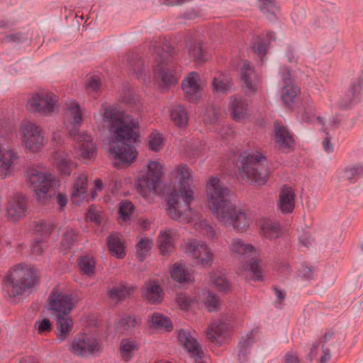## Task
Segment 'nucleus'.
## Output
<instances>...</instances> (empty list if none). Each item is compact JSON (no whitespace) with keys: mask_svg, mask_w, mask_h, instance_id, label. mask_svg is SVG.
Returning a JSON list of instances; mask_svg holds the SVG:
<instances>
[{"mask_svg":"<svg viewBox=\"0 0 363 363\" xmlns=\"http://www.w3.org/2000/svg\"><path fill=\"white\" fill-rule=\"evenodd\" d=\"M182 88L188 98H191L199 92L201 86V79L198 73L195 72L189 73L183 81Z\"/></svg>","mask_w":363,"mask_h":363,"instance_id":"393cba45","label":"nucleus"},{"mask_svg":"<svg viewBox=\"0 0 363 363\" xmlns=\"http://www.w3.org/2000/svg\"><path fill=\"white\" fill-rule=\"evenodd\" d=\"M247 272L252 273L254 279L261 280L262 279L261 261L252 258L249 262L242 264L238 269V273L240 275H244Z\"/></svg>","mask_w":363,"mask_h":363,"instance_id":"473e14b6","label":"nucleus"},{"mask_svg":"<svg viewBox=\"0 0 363 363\" xmlns=\"http://www.w3.org/2000/svg\"><path fill=\"white\" fill-rule=\"evenodd\" d=\"M136 350H138V345L135 340L130 339H123L121 340L120 352L123 360H130L133 356V353Z\"/></svg>","mask_w":363,"mask_h":363,"instance_id":"ea45409f","label":"nucleus"},{"mask_svg":"<svg viewBox=\"0 0 363 363\" xmlns=\"http://www.w3.org/2000/svg\"><path fill=\"white\" fill-rule=\"evenodd\" d=\"M66 110L70 124L67 125V130L70 135L75 136L79 131L82 122V113L79 104L74 99L66 101Z\"/></svg>","mask_w":363,"mask_h":363,"instance_id":"f3484780","label":"nucleus"},{"mask_svg":"<svg viewBox=\"0 0 363 363\" xmlns=\"http://www.w3.org/2000/svg\"><path fill=\"white\" fill-rule=\"evenodd\" d=\"M262 235L269 240H274L280 236L281 227L278 222L264 219L260 223Z\"/></svg>","mask_w":363,"mask_h":363,"instance_id":"2f4dec72","label":"nucleus"},{"mask_svg":"<svg viewBox=\"0 0 363 363\" xmlns=\"http://www.w3.org/2000/svg\"><path fill=\"white\" fill-rule=\"evenodd\" d=\"M176 302L182 310H187L196 302V299L185 294L179 293L176 296Z\"/></svg>","mask_w":363,"mask_h":363,"instance_id":"5fc2aeb1","label":"nucleus"},{"mask_svg":"<svg viewBox=\"0 0 363 363\" xmlns=\"http://www.w3.org/2000/svg\"><path fill=\"white\" fill-rule=\"evenodd\" d=\"M239 174L247 182L264 185L269 179V167L266 157L260 152H245L240 155Z\"/></svg>","mask_w":363,"mask_h":363,"instance_id":"f03ea898","label":"nucleus"},{"mask_svg":"<svg viewBox=\"0 0 363 363\" xmlns=\"http://www.w3.org/2000/svg\"><path fill=\"white\" fill-rule=\"evenodd\" d=\"M273 289L274 291L277 301H275V305L277 308H280L282 305V303L286 297V292L280 289L277 286H274Z\"/></svg>","mask_w":363,"mask_h":363,"instance_id":"338daca9","label":"nucleus"},{"mask_svg":"<svg viewBox=\"0 0 363 363\" xmlns=\"http://www.w3.org/2000/svg\"><path fill=\"white\" fill-rule=\"evenodd\" d=\"M35 230L43 235H48L52 231V226L45 221H40L36 225Z\"/></svg>","mask_w":363,"mask_h":363,"instance_id":"0e129e2a","label":"nucleus"},{"mask_svg":"<svg viewBox=\"0 0 363 363\" xmlns=\"http://www.w3.org/2000/svg\"><path fill=\"white\" fill-rule=\"evenodd\" d=\"M27 201L21 194L14 195L10 199L6 207L7 217L11 221L21 218L27 210Z\"/></svg>","mask_w":363,"mask_h":363,"instance_id":"a211bd4d","label":"nucleus"},{"mask_svg":"<svg viewBox=\"0 0 363 363\" xmlns=\"http://www.w3.org/2000/svg\"><path fill=\"white\" fill-rule=\"evenodd\" d=\"M127 67L130 71L136 74L138 78L142 77L145 70L143 62L135 53H130L126 57Z\"/></svg>","mask_w":363,"mask_h":363,"instance_id":"58836bf2","label":"nucleus"},{"mask_svg":"<svg viewBox=\"0 0 363 363\" xmlns=\"http://www.w3.org/2000/svg\"><path fill=\"white\" fill-rule=\"evenodd\" d=\"M228 325L222 320H218L212 323L208 328L206 336L208 340L212 342H216L217 338L225 334Z\"/></svg>","mask_w":363,"mask_h":363,"instance_id":"f704fd0d","label":"nucleus"},{"mask_svg":"<svg viewBox=\"0 0 363 363\" xmlns=\"http://www.w3.org/2000/svg\"><path fill=\"white\" fill-rule=\"evenodd\" d=\"M35 328L38 333L42 334L51 330V323L49 319L44 318L35 323Z\"/></svg>","mask_w":363,"mask_h":363,"instance_id":"e2e57ef3","label":"nucleus"},{"mask_svg":"<svg viewBox=\"0 0 363 363\" xmlns=\"http://www.w3.org/2000/svg\"><path fill=\"white\" fill-rule=\"evenodd\" d=\"M172 232L170 230H165L160 232L158 237V245L162 255L170 252L173 248Z\"/></svg>","mask_w":363,"mask_h":363,"instance_id":"4c0bfd02","label":"nucleus"},{"mask_svg":"<svg viewBox=\"0 0 363 363\" xmlns=\"http://www.w3.org/2000/svg\"><path fill=\"white\" fill-rule=\"evenodd\" d=\"M57 96L48 91H39L30 94L26 103L27 110L43 116L52 114L57 106Z\"/></svg>","mask_w":363,"mask_h":363,"instance_id":"6e6552de","label":"nucleus"},{"mask_svg":"<svg viewBox=\"0 0 363 363\" xmlns=\"http://www.w3.org/2000/svg\"><path fill=\"white\" fill-rule=\"evenodd\" d=\"M56 321L57 339L63 341L69 335L72 329L73 323L69 313L52 315Z\"/></svg>","mask_w":363,"mask_h":363,"instance_id":"5701e85b","label":"nucleus"},{"mask_svg":"<svg viewBox=\"0 0 363 363\" xmlns=\"http://www.w3.org/2000/svg\"><path fill=\"white\" fill-rule=\"evenodd\" d=\"M78 265L83 274L92 277L95 272V260L93 257L84 256L78 259Z\"/></svg>","mask_w":363,"mask_h":363,"instance_id":"a18cd8bd","label":"nucleus"},{"mask_svg":"<svg viewBox=\"0 0 363 363\" xmlns=\"http://www.w3.org/2000/svg\"><path fill=\"white\" fill-rule=\"evenodd\" d=\"M186 254L191 256L196 265L210 267L214 261V254L203 241L191 240L184 245Z\"/></svg>","mask_w":363,"mask_h":363,"instance_id":"9d476101","label":"nucleus"},{"mask_svg":"<svg viewBox=\"0 0 363 363\" xmlns=\"http://www.w3.org/2000/svg\"><path fill=\"white\" fill-rule=\"evenodd\" d=\"M133 203L128 200L121 201L119 205L118 213L122 220L127 222L134 212Z\"/></svg>","mask_w":363,"mask_h":363,"instance_id":"3c124183","label":"nucleus"},{"mask_svg":"<svg viewBox=\"0 0 363 363\" xmlns=\"http://www.w3.org/2000/svg\"><path fill=\"white\" fill-rule=\"evenodd\" d=\"M101 110L109 133L110 154L120 163L130 164L138 155L132 145L138 136L135 131L139 126L138 121L116 106L103 105Z\"/></svg>","mask_w":363,"mask_h":363,"instance_id":"f257e3e1","label":"nucleus"},{"mask_svg":"<svg viewBox=\"0 0 363 363\" xmlns=\"http://www.w3.org/2000/svg\"><path fill=\"white\" fill-rule=\"evenodd\" d=\"M175 177L178 179V191H183V189H191L189 182L192 179V172L190 168L184 164L177 166L174 170Z\"/></svg>","mask_w":363,"mask_h":363,"instance_id":"c85d7f7f","label":"nucleus"},{"mask_svg":"<svg viewBox=\"0 0 363 363\" xmlns=\"http://www.w3.org/2000/svg\"><path fill=\"white\" fill-rule=\"evenodd\" d=\"M229 247L230 252L241 261L257 255V250L252 244L245 242L240 238H233Z\"/></svg>","mask_w":363,"mask_h":363,"instance_id":"aec40b11","label":"nucleus"},{"mask_svg":"<svg viewBox=\"0 0 363 363\" xmlns=\"http://www.w3.org/2000/svg\"><path fill=\"white\" fill-rule=\"evenodd\" d=\"M362 86L360 84H354L350 88L348 92L342 96L339 101V106L341 108H347L353 103L357 94L359 92Z\"/></svg>","mask_w":363,"mask_h":363,"instance_id":"a19ab883","label":"nucleus"},{"mask_svg":"<svg viewBox=\"0 0 363 363\" xmlns=\"http://www.w3.org/2000/svg\"><path fill=\"white\" fill-rule=\"evenodd\" d=\"M27 183L35 192L38 202L48 204L55 196L60 182L48 170L41 167L28 168L26 171Z\"/></svg>","mask_w":363,"mask_h":363,"instance_id":"7ed1b4c3","label":"nucleus"},{"mask_svg":"<svg viewBox=\"0 0 363 363\" xmlns=\"http://www.w3.org/2000/svg\"><path fill=\"white\" fill-rule=\"evenodd\" d=\"M135 285L121 284L115 286L108 291V296L114 301H120L130 297L135 291Z\"/></svg>","mask_w":363,"mask_h":363,"instance_id":"c756f323","label":"nucleus"},{"mask_svg":"<svg viewBox=\"0 0 363 363\" xmlns=\"http://www.w3.org/2000/svg\"><path fill=\"white\" fill-rule=\"evenodd\" d=\"M87 191V178L85 175L77 177L72 193L73 202L77 203L84 198Z\"/></svg>","mask_w":363,"mask_h":363,"instance_id":"e433bc0d","label":"nucleus"},{"mask_svg":"<svg viewBox=\"0 0 363 363\" xmlns=\"http://www.w3.org/2000/svg\"><path fill=\"white\" fill-rule=\"evenodd\" d=\"M152 247V240L149 237L140 238L135 246L136 256L140 261H143Z\"/></svg>","mask_w":363,"mask_h":363,"instance_id":"37998d69","label":"nucleus"},{"mask_svg":"<svg viewBox=\"0 0 363 363\" xmlns=\"http://www.w3.org/2000/svg\"><path fill=\"white\" fill-rule=\"evenodd\" d=\"M277 206L282 213H291L294 211L295 207V191L292 187L284 185L281 189Z\"/></svg>","mask_w":363,"mask_h":363,"instance_id":"412c9836","label":"nucleus"},{"mask_svg":"<svg viewBox=\"0 0 363 363\" xmlns=\"http://www.w3.org/2000/svg\"><path fill=\"white\" fill-rule=\"evenodd\" d=\"M274 34L273 32H269L267 34L266 39L258 38L257 42L252 43V47L255 51L258 54L260 57H264L268 49V45L272 40H274Z\"/></svg>","mask_w":363,"mask_h":363,"instance_id":"c03bdc74","label":"nucleus"},{"mask_svg":"<svg viewBox=\"0 0 363 363\" xmlns=\"http://www.w3.org/2000/svg\"><path fill=\"white\" fill-rule=\"evenodd\" d=\"M74 306L72 295L62 291L58 287H55L49 295L48 306L52 315L70 313Z\"/></svg>","mask_w":363,"mask_h":363,"instance_id":"9b49d317","label":"nucleus"},{"mask_svg":"<svg viewBox=\"0 0 363 363\" xmlns=\"http://www.w3.org/2000/svg\"><path fill=\"white\" fill-rule=\"evenodd\" d=\"M196 228L201 230L207 238L213 239L216 237V232L206 220H201L196 223Z\"/></svg>","mask_w":363,"mask_h":363,"instance_id":"6e6d98bb","label":"nucleus"},{"mask_svg":"<svg viewBox=\"0 0 363 363\" xmlns=\"http://www.w3.org/2000/svg\"><path fill=\"white\" fill-rule=\"evenodd\" d=\"M205 305L208 310L211 312L215 311L218 309L220 306V300L213 293L208 292L205 302Z\"/></svg>","mask_w":363,"mask_h":363,"instance_id":"bf43d9fd","label":"nucleus"},{"mask_svg":"<svg viewBox=\"0 0 363 363\" xmlns=\"http://www.w3.org/2000/svg\"><path fill=\"white\" fill-rule=\"evenodd\" d=\"M150 49L155 58L154 72L165 86L175 84L179 77L170 62L173 51L172 46L164 40L155 38L151 42Z\"/></svg>","mask_w":363,"mask_h":363,"instance_id":"39448f33","label":"nucleus"},{"mask_svg":"<svg viewBox=\"0 0 363 363\" xmlns=\"http://www.w3.org/2000/svg\"><path fill=\"white\" fill-rule=\"evenodd\" d=\"M23 142L27 149L38 152L45 145V138L40 126L30 121H25L21 125Z\"/></svg>","mask_w":363,"mask_h":363,"instance_id":"ddd939ff","label":"nucleus"},{"mask_svg":"<svg viewBox=\"0 0 363 363\" xmlns=\"http://www.w3.org/2000/svg\"><path fill=\"white\" fill-rule=\"evenodd\" d=\"M164 146V138L157 132L152 133L149 136V147L155 152L160 150Z\"/></svg>","mask_w":363,"mask_h":363,"instance_id":"864d4df0","label":"nucleus"},{"mask_svg":"<svg viewBox=\"0 0 363 363\" xmlns=\"http://www.w3.org/2000/svg\"><path fill=\"white\" fill-rule=\"evenodd\" d=\"M213 281L215 286L220 291H225L229 289V283L223 277H213Z\"/></svg>","mask_w":363,"mask_h":363,"instance_id":"680f3d73","label":"nucleus"},{"mask_svg":"<svg viewBox=\"0 0 363 363\" xmlns=\"http://www.w3.org/2000/svg\"><path fill=\"white\" fill-rule=\"evenodd\" d=\"M18 158L11 143L0 138V174L4 177L11 174L14 161Z\"/></svg>","mask_w":363,"mask_h":363,"instance_id":"2eb2a0df","label":"nucleus"},{"mask_svg":"<svg viewBox=\"0 0 363 363\" xmlns=\"http://www.w3.org/2000/svg\"><path fill=\"white\" fill-rule=\"evenodd\" d=\"M101 350V346L98 340L86 335H77L71 345V352L81 357L93 355Z\"/></svg>","mask_w":363,"mask_h":363,"instance_id":"4468645a","label":"nucleus"},{"mask_svg":"<svg viewBox=\"0 0 363 363\" xmlns=\"http://www.w3.org/2000/svg\"><path fill=\"white\" fill-rule=\"evenodd\" d=\"M218 113L214 106H208L206 108L203 116V120L206 123L213 124L217 121Z\"/></svg>","mask_w":363,"mask_h":363,"instance_id":"052dcab7","label":"nucleus"},{"mask_svg":"<svg viewBox=\"0 0 363 363\" xmlns=\"http://www.w3.org/2000/svg\"><path fill=\"white\" fill-rule=\"evenodd\" d=\"M213 91L216 94H227L233 89L231 77L226 74L218 72L213 79Z\"/></svg>","mask_w":363,"mask_h":363,"instance_id":"bb28decb","label":"nucleus"},{"mask_svg":"<svg viewBox=\"0 0 363 363\" xmlns=\"http://www.w3.org/2000/svg\"><path fill=\"white\" fill-rule=\"evenodd\" d=\"M53 162L61 174L68 176L71 174L74 164L68 158L67 153L57 150L52 154Z\"/></svg>","mask_w":363,"mask_h":363,"instance_id":"a878e982","label":"nucleus"},{"mask_svg":"<svg viewBox=\"0 0 363 363\" xmlns=\"http://www.w3.org/2000/svg\"><path fill=\"white\" fill-rule=\"evenodd\" d=\"M275 142L279 148L286 150L291 149L294 140L289 130L279 122L274 123Z\"/></svg>","mask_w":363,"mask_h":363,"instance_id":"4be33fe9","label":"nucleus"},{"mask_svg":"<svg viewBox=\"0 0 363 363\" xmlns=\"http://www.w3.org/2000/svg\"><path fill=\"white\" fill-rule=\"evenodd\" d=\"M253 342L254 338L252 337V333H251L250 335H247L246 337L242 338L239 343V348L250 351Z\"/></svg>","mask_w":363,"mask_h":363,"instance_id":"69168bd1","label":"nucleus"},{"mask_svg":"<svg viewBox=\"0 0 363 363\" xmlns=\"http://www.w3.org/2000/svg\"><path fill=\"white\" fill-rule=\"evenodd\" d=\"M259 7L261 11L271 21L276 19V11L277 8L274 0H258Z\"/></svg>","mask_w":363,"mask_h":363,"instance_id":"de8ad7c7","label":"nucleus"},{"mask_svg":"<svg viewBox=\"0 0 363 363\" xmlns=\"http://www.w3.org/2000/svg\"><path fill=\"white\" fill-rule=\"evenodd\" d=\"M143 295L149 303L158 304L162 301L164 293L158 281L150 279L143 286Z\"/></svg>","mask_w":363,"mask_h":363,"instance_id":"6ab92c4d","label":"nucleus"},{"mask_svg":"<svg viewBox=\"0 0 363 363\" xmlns=\"http://www.w3.org/2000/svg\"><path fill=\"white\" fill-rule=\"evenodd\" d=\"M177 339L180 344L191 354L194 363H206L203 360V352L201 350L196 340L189 332L180 329L177 331Z\"/></svg>","mask_w":363,"mask_h":363,"instance_id":"dca6fc26","label":"nucleus"},{"mask_svg":"<svg viewBox=\"0 0 363 363\" xmlns=\"http://www.w3.org/2000/svg\"><path fill=\"white\" fill-rule=\"evenodd\" d=\"M139 323L138 320L133 316H126L121 319L118 327L123 330H128L135 328Z\"/></svg>","mask_w":363,"mask_h":363,"instance_id":"13d9d810","label":"nucleus"},{"mask_svg":"<svg viewBox=\"0 0 363 363\" xmlns=\"http://www.w3.org/2000/svg\"><path fill=\"white\" fill-rule=\"evenodd\" d=\"M77 240V233L70 228H67L62 233L61 245L65 249L69 248Z\"/></svg>","mask_w":363,"mask_h":363,"instance_id":"603ef678","label":"nucleus"},{"mask_svg":"<svg viewBox=\"0 0 363 363\" xmlns=\"http://www.w3.org/2000/svg\"><path fill=\"white\" fill-rule=\"evenodd\" d=\"M229 108L235 121L245 118L248 113V104L246 101L238 96L230 98Z\"/></svg>","mask_w":363,"mask_h":363,"instance_id":"cd10ccee","label":"nucleus"},{"mask_svg":"<svg viewBox=\"0 0 363 363\" xmlns=\"http://www.w3.org/2000/svg\"><path fill=\"white\" fill-rule=\"evenodd\" d=\"M362 173L363 167L362 166H352L345 169V177L351 182H354Z\"/></svg>","mask_w":363,"mask_h":363,"instance_id":"4d7b16f0","label":"nucleus"},{"mask_svg":"<svg viewBox=\"0 0 363 363\" xmlns=\"http://www.w3.org/2000/svg\"><path fill=\"white\" fill-rule=\"evenodd\" d=\"M217 220L225 227H233L238 232L246 231L251 223L246 212L238 208L230 200L210 209Z\"/></svg>","mask_w":363,"mask_h":363,"instance_id":"423d86ee","label":"nucleus"},{"mask_svg":"<svg viewBox=\"0 0 363 363\" xmlns=\"http://www.w3.org/2000/svg\"><path fill=\"white\" fill-rule=\"evenodd\" d=\"M38 281L36 270L18 264L13 267L3 279L4 289L10 296L16 297L29 291Z\"/></svg>","mask_w":363,"mask_h":363,"instance_id":"20e7f679","label":"nucleus"},{"mask_svg":"<svg viewBox=\"0 0 363 363\" xmlns=\"http://www.w3.org/2000/svg\"><path fill=\"white\" fill-rule=\"evenodd\" d=\"M298 92L299 88L294 84L284 86L281 97L286 106H291Z\"/></svg>","mask_w":363,"mask_h":363,"instance_id":"8fccbe9b","label":"nucleus"},{"mask_svg":"<svg viewBox=\"0 0 363 363\" xmlns=\"http://www.w3.org/2000/svg\"><path fill=\"white\" fill-rule=\"evenodd\" d=\"M189 53L194 62L198 65L202 64L206 61L204 52L199 42H194L190 44Z\"/></svg>","mask_w":363,"mask_h":363,"instance_id":"09e8293b","label":"nucleus"},{"mask_svg":"<svg viewBox=\"0 0 363 363\" xmlns=\"http://www.w3.org/2000/svg\"><path fill=\"white\" fill-rule=\"evenodd\" d=\"M108 246L111 253L117 258L122 259L125 257L124 241L121 234L111 233L107 239Z\"/></svg>","mask_w":363,"mask_h":363,"instance_id":"7c9ffc66","label":"nucleus"},{"mask_svg":"<svg viewBox=\"0 0 363 363\" xmlns=\"http://www.w3.org/2000/svg\"><path fill=\"white\" fill-rule=\"evenodd\" d=\"M147 172L138 179L136 190L144 198H148L157 188L162 175L163 167L157 161H150Z\"/></svg>","mask_w":363,"mask_h":363,"instance_id":"1a4fd4ad","label":"nucleus"},{"mask_svg":"<svg viewBox=\"0 0 363 363\" xmlns=\"http://www.w3.org/2000/svg\"><path fill=\"white\" fill-rule=\"evenodd\" d=\"M152 326L157 329L171 331L173 329L172 321L167 317L159 313H155L151 318Z\"/></svg>","mask_w":363,"mask_h":363,"instance_id":"49530a36","label":"nucleus"},{"mask_svg":"<svg viewBox=\"0 0 363 363\" xmlns=\"http://www.w3.org/2000/svg\"><path fill=\"white\" fill-rule=\"evenodd\" d=\"M171 275L174 281L179 283H191L194 281V277L182 265L174 266Z\"/></svg>","mask_w":363,"mask_h":363,"instance_id":"79ce46f5","label":"nucleus"},{"mask_svg":"<svg viewBox=\"0 0 363 363\" xmlns=\"http://www.w3.org/2000/svg\"><path fill=\"white\" fill-rule=\"evenodd\" d=\"M255 75L252 66L248 62H245L241 68V79L243 87L247 94L254 93L257 89V84L255 79Z\"/></svg>","mask_w":363,"mask_h":363,"instance_id":"b1692460","label":"nucleus"},{"mask_svg":"<svg viewBox=\"0 0 363 363\" xmlns=\"http://www.w3.org/2000/svg\"><path fill=\"white\" fill-rule=\"evenodd\" d=\"M206 193L209 208L228 201L230 189L217 177H211L206 182Z\"/></svg>","mask_w":363,"mask_h":363,"instance_id":"f8f14e48","label":"nucleus"},{"mask_svg":"<svg viewBox=\"0 0 363 363\" xmlns=\"http://www.w3.org/2000/svg\"><path fill=\"white\" fill-rule=\"evenodd\" d=\"M194 201L192 189H183L178 191L174 189L169 195L167 213L172 219L180 223H189L191 221L194 212L191 203Z\"/></svg>","mask_w":363,"mask_h":363,"instance_id":"0eeeda50","label":"nucleus"},{"mask_svg":"<svg viewBox=\"0 0 363 363\" xmlns=\"http://www.w3.org/2000/svg\"><path fill=\"white\" fill-rule=\"evenodd\" d=\"M101 86V82L100 80L96 77H92L89 81L86 84V88L92 91H96L99 89Z\"/></svg>","mask_w":363,"mask_h":363,"instance_id":"774afa93","label":"nucleus"},{"mask_svg":"<svg viewBox=\"0 0 363 363\" xmlns=\"http://www.w3.org/2000/svg\"><path fill=\"white\" fill-rule=\"evenodd\" d=\"M170 117L172 121L178 127H185L188 123V113L181 105H174L171 108Z\"/></svg>","mask_w":363,"mask_h":363,"instance_id":"c9c22d12","label":"nucleus"},{"mask_svg":"<svg viewBox=\"0 0 363 363\" xmlns=\"http://www.w3.org/2000/svg\"><path fill=\"white\" fill-rule=\"evenodd\" d=\"M79 142L83 143L80 146V155L84 159L93 158L96 155V146L92 143V137L86 133L79 135Z\"/></svg>","mask_w":363,"mask_h":363,"instance_id":"72a5a7b5","label":"nucleus"}]
</instances>
